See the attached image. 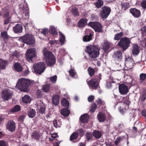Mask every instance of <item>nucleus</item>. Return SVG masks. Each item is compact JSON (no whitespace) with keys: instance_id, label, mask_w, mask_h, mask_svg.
<instances>
[{"instance_id":"36","label":"nucleus","mask_w":146,"mask_h":146,"mask_svg":"<svg viewBox=\"0 0 146 146\" xmlns=\"http://www.w3.org/2000/svg\"><path fill=\"white\" fill-rule=\"evenodd\" d=\"M121 6L122 8L124 10H126L130 7L129 3L128 2L125 3H121Z\"/></svg>"},{"instance_id":"1","label":"nucleus","mask_w":146,"mask_h":146,"mask_svg":"<svg viewBox=\"0 0 146 146\" xmlns=\"http://www.w3.org/2000/svg\"><path fill=\"white\" fill-rule=\"evenodd\" d=\"M35 84L34 80H31L25 78L20 79L17 83L19 88L24 91L27 90L29 86H33Z\"/></svg>"},{"instance_id":"4","label":"nucleus","mask_w":146,"mask_h":146,"mask_svg":"<svg viewBox=\"0 0 146 146\" xmlns=\"http://www.w3.org/2000/svg\"><path fill=\"white\" fill-rule=\"evenodd\" d=\"M130 40L127 37H125L122 38L117 43V45L122 48L123 51L128 49L130 46Z\"/></svg>"},{"instance_id":"29","label":"nucleus","mask_w":146,"mask_h":146,"mask_svg":"<svg viewBox=\"0 0 146 146\" xmlns=\"http://www.w3.org/2000/svg\"><path fill=\"white\" fill-rule=\"evenodd\" d=\"M27 113L29 117L32 118L35 116L36 112L34 110L30 108L28 111Z\"/></svg>"},{"instance_id":"6","label":"nucleus","mask_w":146,"mask_h":146,"mask_svg":"<svg viewBox=\"0 0 146 146\" xmlns=\"http://www.w3.org/2000/svg\"><path fill=\"white\" fill-rule=\"evenodd\" d=\"M101 77V75L99 74L98 75L96 76L95 78L91 79L88 83L89 86L94 89L97 88L99 86V83L102 79Z\"/></svg>"},{"instance_id":"63","label":"nucleus","mask_w":146,"mask_h":146,"mask_svg":"<svg viewBox=\"0 0 146 146\" xmlns=\"http://www.w3.org/2000/svg\"><path fill=\"white\" fill-rule=\"evenodd\" d=\"M41 33L44 35H46L48 33V29H43Z\"/></svg>"},{"instance_id":"20","label":"nucleus","mask_w":146,"mask_h":146,"mask_svg":"<svg viewBox=\"0 0 146 146\" xmlns=\"http://www.w3.org/2000/svg\"><path fill=\"white\" fill-rule=\"evenodd\" d=\"M88 20L85 18H82L78 22V25L80 28H83L87 24Z\"/></svg>"},{"instance_id":"54","label":"nucleus","mask_w":146,"mask_h":146,"mask_svg":"<svg viewBox=\"0 0 146 146\" xmlns=\"http://www.w3.org/2000/svg\"><path fill=\"white\" fill-rule=\"evenodd\" d=\"M57 76L56 75H54L50 78V80L51 82L53 83H55L57 80Z\"/></svg>"},{"instance_id":"7","label":"nucleus","mask_w":146,"mask_h":146,"mask_svg":"<svg viewBox=\"0 0 146 146\" xmlns=\"http://www.w3.org/2000/svg\"><path fill=\"white\" fill-rule=\"evenodd\" d=\"M89 26L93 29L95 32L102 33L103 28L102 25L97 22H90L88 24Z\"/></svg>"},{"instance_id":"19","label":"nucleus","mask_w":146,"mask_h":146,"mask_svg":"<svg viewBox=\"0 0 146 146\" xmlns=\"http://www.w3.org/2000/svg\"><path fill=\"white\" fill-rule=\"evenodd\" d=\"M140 52L138 46L137 44L133 45L132 47V54L134 56H136Z\"/></svg>"},{"instance_id":"43","label":"nucleus","mask_w":146,"mask_h":146,"mask_svg":"<svg viewBox=\"0 0 146 146\" xmlns=\"http://www.w3.org/2000/svg\"><path fill=\"white\" fill-rule=\"evenodd\" d=\"M71 12L75 16H78L79 15V13L77 8L75 7H73L71 9Z\"/></svg>"},{"instance_id":"44","label":"nucleus","mask_w":146,"mask_h":146,"mask_svg":"<svg viewBox=\"0 0 146 146\" xmlns=\"http://www.w3.org/2000/svg\"><path fill=\"white\" fill-rule=\"evenodd\" d=\"M61 104L62 106L65 107H68L69 106V103L68 100L65 98H63L61 101Z\"/></svg>"},{"instance_id":"31","label":"nucleus","mask_w":146,"mask_h":146,"mask_svg":"<svg viewBox=\"0 0 146 146\" xmlns=\"http://www.w3.org/2000/svg\"><path fill=\"white\" fill-rule=\"evenodd\" d=\"M85 137L86 140L88 141H92L93 140L94 136L93 135V133L91 132H87L85 135Z\"/></svg>"},{"instance_id":"59","label":"nucleus","mask_w":146,"mask_h":146,"mask_svg":"<svg viewBox=\"0 0 146 146\" xmlns=\"http://www.w3.org/2000/svg\"><path fill=\"white\" fill-rule=\"evenodd\" d=\"M36 94L37 97H40L42 94V92L40 90H38L36 92Z\"/></svg>"},{"instance_id":"34","label":"nucleus","mask_w":146,"mask_h":146,"mask_svg":"<svg viewBox=\"0 0 146 146\" xmlns=\"http://www.w3.org/2000/svg\"><path fill=\"white\" fill-rule=\"evenodd\" d=\"M22 101L23 103L27 104L30 103L31 101V100L30 96L28 95H26L24 97H22Z\"/></svg>"},{"instance_id":"46","label":"nucleus","mask_w":146,"mask_h":146,"mask_svg":"<svg viewBox=\"0 0 146 146\" xmlns=\"http://www.w3.org/2000/svg\"><path fill=\"white\" fill-rule=\"evenodd\" d=\"M85 131H84L82 128L79 129H77L76 132L78 134V135H79L82 137L84 135Z\"/></svg>"},{"instance_id":"48","label":"nucleus","mask_w":146,"mask_h":146,"mask_svg":"<svg viewBox=\"0 0 146 146\" xmlns=\"http://www.w3.org/2000/svg\"><path fill=\"white\" fill-rule=\"evenodd\" d=\"M97 108V105L95 103H93L91 106L90 111L92 113L94 112Z\"/></svg>"},{"instance_id":"56","label":"nucleus","mask_w":146,"mask_h":146,"mask_svg":"<svg viewBox=\"0 0 146 146\" xmlns=\"http://www.w3.org/2000/svg\"><path fill=\"white\" fill-rule=\"evenodd\" d=\"M25 117V115H20L18 117V120L19 121L23 122V121Z\"/></svg>"},{"instance_id":"50","label":"nucleus","mask_w":146,"mask_h":146,"mask_svg":"<svg viewBox=\"0 0 146 146\" xmlns=\"http://www.w3.org/2000/svg\"><path fill=\"white\" fill-rule=\"evenodd\" d=\"M70 76L72 77H74L76 74V72L74 69H71L69 71Z\"/></svg>"},{"instance_id":"5","label":"nucleus","mask_w":146,"mask_h":146,"mask_svg":"<svg viewBox=\"0 0 146 146\" xmlns=\"http://www.w3.org/2000/svg\"><path fill=\"white\" fill-rule=\"evenodd\" d=\"M20 40L27 45H32L35 42L34 37L31 34H26L20 38Z\"/></svg>"},{"instance_id":"45","label":"nucleus","mask_w":146,"mask_h":146,"mask_svg":"<svg viewBox=\"0 0 146 146\" xmlns=\"http://www.w3.org/2000/svg\"><path fill=\"white\" fill-rule=\"evenodd\" d=\"M23 10L25 12H26L24 14L26 16H29V9L28 8V6L27 5H26L25 6H24L23 7Z\"/></svg>"},{"instance_id":"30","label":"nucleus","mask_w":146,"mask_h":146,"mask_svg":"<svg viewBox=\"0 0 146 146\" xmlns=\"http://www.w3.org/2000/svg\"><path fill=\"white\" fill-rule=\"evenodd\" d=\"M70 111L67 108H63L61 111V114L65 117L68 116L70 114Z\"/></svg>"},{"instance_id":"38","label":"nucleus","mask_w":146,"mask_h":146,"mask_svg":"<svg viewBox=\"0 0 146 146\" xmlns=\"http://www.w3.org/2000/svg\"><path fill=\"white\" fill-rule=\"evenodd\" d=\"M78 136L76 132H74L70 136V140L71 141L76 139L78 137Z\"/></svg>"},{"instance_id":"21","label":"nucleus","mask_w":146,"mask_h":146,"mask_svg":"<svg viewBox=\"0 0 146 146\" xmlns=\"http://www.w3.org/2000/svg\"><path fill=\"white\" fill-rule=\"evenodd\" d=\"M98 119L100 122H104L106 119L105 114L102 112H100L97 115Z\"/></svg>"},{"instance_id":"13","label":"nucleus","mask_w":146,"mask_h":146,"mask_svg":"<svg viewBox=\"0 0 146 146\" xmlns=\"http://www.w3.org/2000/svg\"><path fill=\"white\" fill-rule=\"evenodd\" d=\"M112 57L116 62H119L122 59V52L119 50L114 52L112 55Z\"/></svg>"},{"instance_id":"49","label":"nucleus","mask_w":146,"mask_h":146,"mask_svg":"<svg viewBox=\"0 0 146 146\" xmlns=\"http://www.w3.org/2000/svg\"><path fill=\"white\" fill-rule=\"evenodd\" d=\"M59 33L60 37V41L62 44H63L65 40V36L63 34L60 32H59Z\"/></svg>"},{"instance_id":"9","label":"nucleus","mask_w":146,"mask_h":146,"mask_svg":"<svg viewBox=\"0 0 146 146\" xmlns=\"http://www.w3.org/2000/svg\"><path fill=\"white\" fill-rule=\"evenodd\" d=\"M111 11L110 7L106 6H104L102 7L100 12V15L102 18L104 19L107 18Z\"/></svg>"},{"instance_id":"40","label":"nucleus","mask_w":146,"mask_h":146,"mask_svg":"<svg viewBox=\"0 0 146 146\" xmlns=\"http://www.w3.org/2000/svg\"><path fill=\"white\" fill-rule=\"evenodd\" d=\"M50 85L47 84L43 85L42 89L43 92H48L50 90Z\"/></svg>"},{"instance_id":"32","label":"nucleus","mask_w":146,"mask_h":146,"mask_svg":"<svg viewBox=\"0 0 146 146\" xmlns=\"http://www.w3.org/2000/svg\"><path fill=\"white\" fill-rule=\"evenodd\" d=\"M7 62V60H5L2 59H0V69L1 70L5 69Z\"/></svg>"},{"instance_id":"28","label":"nucleus","mask_w":146,"mask_h":146,"mask_svg":"<svg viewBox=\"0 0 146 146\" xmlns=\"http://www.w3.org/2000/svg\"><path fill=\"white\" fill-rule=\"evenodd\" d=\"M92 33H90L89 35H85L83 38V41L84 42H88L90 41L92 39Z\"/></svg>"},{"instance_id":"64","label":"nucleus","mask_w":146,"mask_h":146,"mask_svg":"<svg viewBox=\"0 0 146 146\" xmlns=\"http://www.w3.org/2000/svg\"><path fill=\"white\" fill-rule=\"evenodd\" d=\"M51 137L53 138H56L57 137H58L57 135V133H55L51 134Z\"/></svg>"},{"instance_id":"60","label":"nucleus","mask_w":146,"mask_h":146,"mask_svg":"<svg viewBox=\"0 0 146 146\" xmlns=\"http://www.w3.org/2000/svg\"><path fill=\"white\" fill-rule=\"evenodd\" d=\"M19 53L16 50L13 52L12 54V56L13 57H15L18 58L19 56Z\"/></svg>"},{"instance_id":"35","label":"nucleus","mask_w":146,"mask_h":146,"mask_svg":"<svg viewBox=\"0 0 146 146\" xmlns=\"http://www.w3.org/2000/svg\"><path fill=\"white\" fill-rule=\"evenodd\" d=\"M21 107L19 105H16L13 108L11 109L10 111L12 113L16 112L21 110Z\"/></svg>"},{"instance_id":"2","label":"nucleus","mask_w":146,"mask_h":146,"mask_svg":"<svg viewBox=\"0 0 146 146\" xmlns=\"http://www.w3.org/2000/svg\"><path fill=\"white\" fill-rule=\"evenodd\" d=\"M85 52L88 54L89 57L92 59L96 58L100 54L99 50L94 45H90L86 46Z\"/></svg>"},{"instance_id":"15","label":"nucleus","mask_w":146,"mask_h":146,"mask_svg":"<svg viewBox=\"0 0 146 146\" xmlns=\"http://www.w3.org/2000/svg\"><path fill=\"white\" fill-rule=\"evenodd\" d=\"M6 127L9 131L11 132L14 131L16 127L15 123L13 120H9L6 124Z\"/></svg>"},{"instance_id":"23","label":"nucleus","mask_w":146,"mask_h":146,"mask_svg":"<svg viewBox=\"0 0 146 146\" xmlns=\"http://www.w3.org/2000/svg\"><path fill=\"white\" fill-rule=\"evenodd\" d=\"M93 135L94 137L96 139H99L101 138L102 136V132L98 130H94L93 131Z\"/></svg>"},{"instance_id":"53","label":"nucleus","mask_w":146,"mask_h":146,"mask_svg":"<svg viewBox=\"0 0 146 146\" xmlns=\"http://www.w3.org/2000/svg\"><path fill=\"white\" fill-rule=\"evenodd\" d=\"M122 139V138L120 137H118L114 141V143L116 146L118 145V144L120 142Z\"/></svg>"},{"instance_id":"16","label":"nucleus","mask_w":146,"mask_h":146,"mask_svg":"<svg viewBox=\"0 0 146 146\" xmlns=\"http://www.w3.org/2000/svg\"><path fill=\"white\" fill-rule=\"evenodd\" d=\"M129 12L135 17L138 18L141 15L140 11L135 8L130 9L129 10Z\"/></svg>"},{"instance_id":"33","label":"nucleus","mask_w":146,"mask_h":146,"mask_svg":"<svg viewBox=\"0 0 146 146\" xmlns=\"http://www.w3.org/2000/svg\"><path fill=\"white\" fill-rule=\"evenodd\" d=\"M111 44L108 41H105L102 45L103 49L107 51L110 48Z\"/></svg>"},{"instance_id":"10","label":"nucleus","mask_w":146,"mask_h":146,"mask_svg":"<svg viewBox=\"0 0 146 146\" xmlns=\"http://www.w3.org/2000/svg\"><path fill=\"white\" fill-rule=\"evenodd\" d=\"M13 95V92L8 89L3 90L1 92V97L4 101H8L10 99Z\"/></svg>"},{"instance_id":"25","label":"nucleus","mask_w":146,"mask_h":146,"mask_svg":"<svg viewBox=\"0 0 146 146\" xmlns=\"http://www.w3.org/2000/svg\"><path fill=\"white\" fill-rule=\"evenodd\" d=\"M14 68L15 71L17 72H20L23 70V68L19 62H17L15 64Z\"/></svg>"},{"instance_id":"8","label":"nucleus","mask_w":146,"mask_h":146,"mask_svg":"<svg viewBox=\"0 0 146 146\" xmlns=\"http://www.w3.org/2000/svg\"><path fill=\"white\" fill-rule=\"evenodd\" d=\"M33 68L36 73L40 74L44 71L46 68L45 64L43 62H40L34 64Z\"/></svg>"},{"instance_id":"57","label":"nucleus","mask_w":146,"mask_h":146,"mask_svg":"<svg viewBox=\"0 0 146 146\" xmlns=\"http://www.w3.org/2000/svg\"><path fill=\"white\" fill-rule=\"evenodd\" d=\"M141 7L144 9H146V0H143L141 3Z\"/></svg>"},{"instance_id":"18","label":"nucleus","mask_w":146,"mask_h":146,"mask_svg":"<svg viewBox=\"0 0 146 146\" xmlns=\"http://www.w3.org/2000/svg\"><path fill=\"white\" fill-rule=\"evenodd\" d=\"M31 137L33 139L38 142L41 138V135L38 132L35 131L32 133Z\"/></svg>"},{"instance_id":"12","label":"nucleus","mask_w":146,"mask_h":146,"mask_svg":"<svg viewBox=\"0 0 146 146\" xmlns=\"http://www.w3.org/2000/svg\"><path fill=\"white\" fill-rule=\"evenodd\" d=\"M5 13L3 14V17L4 19V24L7 25L9 23L11 19V16L10 15V12L6 8L4 9Z\"/></svg>"},{"instance_id":"39","label":"nucleus","mask_w":146,"mask_h":146,"mask_svg":"<svg viewBox=\"0 0 146 146\" xmlns=\"http://www.w3.org/2000/svg\"><path fill=\"white\" fill-rule=\"evenodd\" d=\"M50 32L53 36H55L58 34L57 29L54 26L51 27L50 29Z\"/></svg>"},{"instance_id":"14","label":"nucleus","mask_w":146,"mask_h":146,"mask_svg":"<svg viewBox=\"0 0 146 146\" xmlns=\"http://www.w3.org/2000/svg\"><path fill=\"white\" fill-rule=\"evenodd\" d=\"M118 89L120 93L122 95L127 94L129 91L127 86L124 84H119Z\"/></svg>"},{"instance_id":"3","label":"nucleus","mask_w":146,"mask_h":146,"mask_svg":"<svg viewBox=\"0 0 146 146\" xmlns=\"http://www.w3.org/2000/svg\"><path fill=\"white\" fill-rule=\"evenodd\" d=\"M43 54L48 66H51L55 64L56 58L51 52L48 50L43 51Z\"/></svg>"},{"instance_id":"58","label":"nucleus","mask_w":146,"mask_h":146,"mask_svg":"<svg viewBox=\"0 0 146 146\" xmlns=\"http://www.w3.org/2000/svg\"><path fill=\"white\" fill-rule=\"evenodd\" d=\"M94 99V96H93L91 95L89 96L88 98V100L89 102H92Z\"/></svg>"},{"instance_id":"22","label":"nucleus","mask_w":146,"mask_h":146,"mask_svg":"<svg viewBox=\"0 0 146 146\" xmlns=\"http://www.w3.org/2000/svg\"><path fill=\"white\" fill-rule=\"evenodd\" d=\"M52 104L55 106H57L59 102V96L58 95H55L53 96L52 99Z\"/></svg>"},{"instance_id":"51","label":"nucleus","mask_w":146,"mask_h":146,"mask_svg":"<svg viewBox=\"0 0 146 146\" xmlns=\"http://www.w3.org/2000/svg\"><path fill=\"white\" fill-rule=\"evenodd\" d=\"M141 33L142 37L146 35V25L143 27L141 28Z\"/></svg>"},{"instance_id":"47","label":"nucleus","mask_w":146,"mask_h":146,"mask_svg":"<svg viewBox=\"0 0 146 146\" xmlns=\"http://www.w3.org/2000/svg\"><path fill=\"white\" fill-rule=\"evenodd\" d=\"M139 77L140 80L141 81L140 82L141 83L146 80V74L141 73L140 74Z\"/></svg>"},{"instance_id":"55","label":"nucleus","mask_w":146,"mask_h":146,"mask_svg":"<svg viewBox=\"0 0 146 146\" xmlns=\"http://www.w3.org/2000/svg\"><path fill=\"white\" fill-rule=\"evenodd\" d=\"M96 101L97 103V104L100 106L101 105H104L105 104L104 102V101L101 100V99L100 98H99L97 100H96Z\"/></svg>"},{"instance_id":"27","label":"nucleus","mask_w":146,"mask_h":146,"mask_svg":"<svg viewBox=\"0 0 146 146\" xmlns=\"http://www.w3.org/2000/svg\"><path fill=\"white\" fill-rule=\"evenodd\" d=\"M94 5L97 8H100L103 6L104 1L102 0H96Z\"/></svg>"},{"instance_id":"11","label":"nucleus","mask_w":146,"mask_h":146,"mask_svg":"<svg viewBox=\"0 0 146 146\" xmlns=\"http://www.w3.org/2000/svg\"><path fill=\"white\" fill-rule=\"evenodd\" d=\"M35 56V52L34 49H28L26 53V58L28 61L30 62H33L32 59Z\"/></svg>"},{"instance_id":"62","label":"nucleus","mask_w":146,"mask_h":146,"mask_svg":"<svg viewBox=\"0 0 146 146\" xmlns=\"http://www.w3.org/2000/svg\"><path fill=\"white\" fill-rule=\"evenodd\" d=\"M6 143L5 141L0 140V146H6Z\"/></svg>"},{"instance_id":"41","label":"nucleus","mask_w":146,"mask_h":146,"mask_svg":"<svg viewBox=\"0 0 146 146\" xmlns=\"http://www.w3.org/2000/svg\"><path fill=\"white\" fill-rule=\"evenodd\" d=\"M124 127V125L123 123H120L118 125L117 127L115 128V129L118 130L119 133H121L123 131Z\"/></svg>"},{"instance_id":"61","label":"nucleus","mask_w":146,"mask_h":146,"mask_svg":"<svg viewBox=\"0 0 146 146\" xmlns=\"http://www.w3.org/2000/svg\"><path fill=\"white\" fill-rule=\"evenodd\" d=\"M146 99V93L143 94L141 98V100L142 102H144Z\"/></svg>"},{"instance_id":"26","label":"nucleus","mask_w":146,"mask_h":146,"mask_svg":"<svg viewBox=\"0 0 146 146\" xmlns=\"http://www.w3.org/2000/svg\"><path fill=\"white\" fill-rule=\"evenodd\" d=\"M1 36L4 40L5 42L8 40L10 38V37L8 35L7 32L6 31L1 32Z\"/></svg>"},{"instance_id":"37","label":"nucleus","mask_w":146,"mask_h":146,"mask_svg":"<svg viewBox=\"0 0 146 146\" xmlns=\"http://www.w3.org/2000/svg\"><path fill=\"white\" fill-rule=\"evenodd\" d=\"M123 33L122 32L116 34L115 35L114 39L116 40H119L122 38V37L123 35Z\"/></svg>"},{"instance_id":"17","label":"nucleus","mask_w":146,"mask_h":146,"mask_svg":"<svg viewBox=\"0 0 146 146\" xmlns=\"http://www.w3.org/2000/svg\"><path fill=\"white\" fill-rule=\"evenodd\" d=\"M13 31L15 33H19L22 32L23 27L20 24H17L13 27Z\"/></svg>"},{"instance_id":"42","label":"nucleus","mask_w":146,"mask_h":146,"mask_svg":"<svg viewBox=\"0 0 146 146\" xmlns=\"http://www.w3.org/2000/svg\"><path fill=\"white\" fill-rule=\"evenodd\" d=\"M87 70L90 76H92L94 74L95 70L92 68L91 67H89L88 68Z\"/></svg>"},{"instance_id":"24","label":"nucleus","mask_w":146,"mask_h":146,"mask_svg":"<svg viewBox=\"0 0 146 146\" xmlns=\"http://www.w3.org/2000/svg\"><path fill=\"white\" fill-rule=\"evenodd\" d=\"M88 119L89 116L87 114L82 115L80 118L81 122L83 123H87L88 121Z\"/></svg>"},{"instance_id":"52","label":"nucleus","mask_w":146,"mask_h":146,"mask_svg":"<svg viewBox=\"0 0 146 146\" xmlns=\"http://www.w3.org/2000/svg\"><path fill=\"white\" fill-rule=\"evenodd\" d=\"M45 109L46 108L45 107H41L38 110L39 112L42 114H45Z\"/></svg>"}]
</instances>
